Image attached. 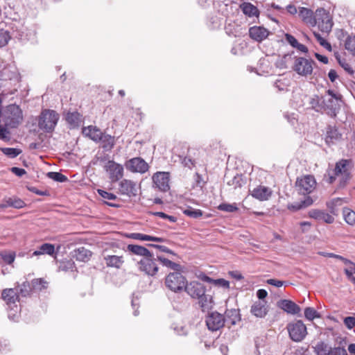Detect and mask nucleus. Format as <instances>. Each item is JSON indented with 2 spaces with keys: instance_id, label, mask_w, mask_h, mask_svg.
<instances>
[{
  "instance_id": "nucleus-1",
  "label": "nucleus",
  "mask_w": 355,
  "mask_h": 355,
  "mask_svg": "<svg viewBox=\"0 0 355 355\" xmlns=\"http://www.w3.org/2000/svg\"><path fill=\"white\" fill-rule=\"evenodd\" d=\"M352 163L349 159H340L337 162L334 169H329L324 178L329 184H333L337 177H340L339 187H344L351 179Z\"/></svg>"
},
{
  "instance_id": "nucleus-2",
  "label": "nucleus",
  "mask_w": 355,
  "mask_h": 355,
  "mask_svg": "<svg viewBox=\"0 0 355 355\" xmlns=\"http://www.w3.org/2000/svg\"><path fill=\"white\" fill-rule=\"evenodd\" d=\"M326 92L328 96L322 97V112H325L330 117L335 118L340 108L339 102L341 101L342 96L336 94L332 89H328Z\"/></svg>"
},
{
  "instance_id": "nucleus-3",
  "label": "nucleus",
  "mask_w": 355,
  "mask_h": 355,
  "mask_svg": "<svg viewBox=\"0 0 355 355\" xmlns=\"http://www.w3.org/2000/svg\"><path fill=\"white\" fill-rule=\"evenodd\" d=\"M59 120V114L52 110H43L38 121L39 128L46 132H51Z\"/></svg>"
},
{
  "instance_id": "nucleus-4",
  "label": "nucleus",
  "mask_w": 355,
  "mask_h": 355,
  "mask_svg": "<svg viewBox=\"0 0 355 355\" xmlns=\"http://www.w3.org/2000/svg\"><path fill=\"white\" fill-rule=\"evenodd\" d=\"M23 119L22 111L19 105L10 104L5 110V125L11 128H17Z\"/></svg>"
},
{
  "instance_id": "nucleus-5",
  "label": "nucleus",
  "mask_w": 355,
  "mask_h": 355,
  "mask_svg": "<svg viewBox=\"0 0 355 355\" xmlns=\"http://www.w3.org/2000/svg\"><path fill=\"white\" fill-rule=\"evenodd\" d=\"M187 283L186 277L180 271L170 272L165 279L166 286L175 293L183 291Z\"/></svg>"
},
{
  "instance_id": "nucleus-6",
  "label": "nucleus",
  "mask_w": 355,
  "mask_h": 355,
  "mask_svg": "<svg viewBox=\"0 0 355 355\" xmlns=\"http://www.w3.org/2000/svg\"><path fill=\"white\" fill-rule=\"evenodd\" d=\"M108 156L101 157L100 162H105L103 168L108 173L109 178L112 182H117L123 175V167L122 165L115 162L114 160H107Z\"/></svg>"
},
{
  "instance_id": "nucleus-7",
  "label": "nucleus",
  "mask_w": 355,
  "mask_h": 355,
  "mask_svg": "<svg viewBox=\"0 0 355 355\" xmlns=\"http://www.w3.org/2000/svg\"><path fill=\"white\" fill-rule=\"evenodd\" d=\"M315 64V62L312 59L303 57H295L293 70L298 75L306 77L312 74Z\"/></svg>"
},
{
  "instance_id": "nucleus-8",
  "label": "nucleus",
  "mask_w": 355,
  "mask_h": 355,
  "mask_svg": "<svg viewBox=\"0 0 355 355\" xmlns=\"http://www.w3.org/2000/svg\"><path fill=\"white\" fill-rule=\"evenodd\" d=\"M290 338L294 342H301L307 335V329L302 320H296L287 325Z\"/></svg>"
},
{
  "instance_id": "nucleus-9",
  "label": "nucleus",
  "mask_w": 355,
  "mask_h": 355,
  "mask_svg": "<svg viewBox=\"0 0 355 355\" xmlns=\"http://www.w3.org/2000/svg\"><path fill=\"white\" fill-rule=\"evenodd\" d=\"M316 24L318 28L323 33H329L331 31L334 24L332 19L329 12L324 8L316 10L313 26Z\"/></svg>"
},
{
  "instance_id": "nucleus-10",
  "label": "nucleus",
  "mask_w": 355,
  "mask_h": 355,
  "mask_svg": "<svg viewBox=\"0 0 355 355\" xmlns=\"http://www.w3.org/2000/svg\"><path fill=\"white\" fill-rule=\"evenodd\" d=\"M157 261V258L155 259L153 254L151 253L150 257L141 258V260L137 262L139 269L146 275L153 277L157 275L159 270Z\"/></svg>"
},
{
  "instance_id": "nucleus-11",
  "label": "nucleus",
  "mask_w": 355,
  "mask_h": 355,
  "mask_svg": "<svg viewBox=\"0 0 355 355\" xmlns=\"http://www.w3.org/2000/svg\"><path fill=\"white\" fill-rule=\"evenodd\" d=\"M316 181L315 178L311 175H306L301 178H297L296 187L298 192L302 195H308L315 189Z\"/></svg>"
},
{
  "instance_id": "nucleus-12",
  "label": "nucleus",
  "mask_w": 355,
  "mask_h": 355,
  "mask_svg": "<svg viewBox=\"0 0 355 355\" xmlns=\"http://www.w3.org/2000/svg\"><path fill=\"white\" fill-rule=\"evenodd\" d=\"M184 291L193 299L200 298L207 291L204 284L197 281L187 283Z\"/></svg>"
},
{
  "instance_id": "nucleus-13",
  "label": "nucleus",
  "mask_w": 355,
  "mask_h": 355,
  "mask_svg": "<svg viewBox=\"0 0 355 355\" xmlns=\"http://www.w3.org/2000/svg\"><path fill=\"white\" fill-rule=\"evenodd\" d=\"M170 174L168 172H157L153 176L155 187L161 191L166 192L169 190Z\"/></svg>"
},
{
  "instance_id": "nucleus-14",
  "label": "nucleus",
  "mask_w": 355,
  "mask_h": 355,
  "mask_svg": "<svg viewBox=\"0 0 355 355\" xmlns=\"http://www.w3.org/2000/svg\"><path fill=\"white\" fill-rule=\"evenodd\" d=\"M206 324L209 330L217 331L225 324L224 316L216 311L212 312L206 318Z\"/></svg>"
},
{
  "instance_id": "nucleus-15",
  "label": "nucleus",
  "mask_w": 355,
  "mask_h": 355,
  "mask_svg": "<svg viewBox=\"0 0 355 355\" xmlns=\"http://www.w3.org/2000/svg\"><path fill=\"white\" fill-rule=\"evenodd\" d=\"M126 168L134 173H144L148 170V165L141 157H134L127 162Z\"/></svg>"
},
{
  "instance_id": "nucleus-16",
  "label": "nucleus",
  "mask_w": 355,
  "mask_h": 355,
  "mask_svg": "<svg viewBox=\"0 0 355 355\" xmlns=\"http://www.w3.org/2000/svg\"><path fill=\"white\" fill-rule=\"evenodd\" d=\"M1 297L10 309L16 308L17 309V302L19 301L17 291L14 288H6L3 290Z\"/></svg>"
},
{
  "instance_id": "nucleus-17",
  "label": "nucleus",
  "mask_w": 355,
  "mask_h": 355,
  "mask_svg": "<svg viewBox=\"0 0 355 355\" xmlns=\"http://www.w3.org/2000/svg\"><path fill=\"white\" fill-rule=\"evenodd\" d=\"M119 192L122 195L135 197L137 195L136 184L130 180L124 179L119 183Z\"/></svg>"
},
{
  "instance_id": "nucleus-18",
  "label": "nucleus",
  "mask_w": 355,
  "mask_h": 355,
  "mask_svg": "<svg viewBox=\"0 0 355 355\" xmlns=\"http://www.w3.org/2000/svg\"><path fill=\"white\" fill-rule=\"evenodd\" d=\"M269 33V31L263 26H254L249 28L250 37L257 42L264 40L268 36Z\"/></svg>"
},
{
  "instance_id": "nucleus-19",
  "label": "nucleus",
  "mask_w": 355,
  "mask_h": 355,
  "mask_svg": "<svg viewBox=\"0 0 355 355\" xmlns=\"http://www.w3.org/2000/svg\"><path fill=\"white\" fill-rule=\"evenodd\" d=\"M309 216L318 220H322L328 224L334 222V218L331 215L320 209H311L309 211Z\"/></svg>"
},
{
  "instance_id": "nucleus-20",
  "label": "nucleus",
  "mask_w": 355,
  "mask_h": 355,
  "mask_svg": "<svg viewBox=\"0 0 355 355\" xmlns=\"http://www.w3.org/2000/svg\"><path fill=\"white\" fill-rule=\"evenodd\" d=\"M278 306L288 313L293 315L297 314L300 311V307L289 300H281L278 302Z\"/></svg>"
},
{
  "instance_id": "nucleus-21",
  "label": "nucleus",
  "mask_w": 355,
  "mask_h": 355,
  "mask_svg": "<svg viewBox=\"0 0 355 355\" xmlns=\"http://www.w3.org/2000/svg\"><path fill=\"white\" fill-rule=\"evenodd\" d=\"M239 8L243 13L249 18L254 17L258 18L259 16L260 12L258 8L250 2H243L240 4Z\"/></svg>"
},
{
  "instance_id": "nucleus-22",
  "label": "nucleus",
  "mask_w": 355,
  "mask_h": 355,
  "mask_svg": "<svg viewBox=\"0 0 355 355\" xmlns=\"http://www.w3.org/2000/svg\"><path fill=\"white\" fill-rule=\"evenodd\" d=\"M271 195L272 191L269 188L263 186L254 188L252 191V197L261 201L268 200Z\"/></svg>"
},
{
  "instance_id": "nucleus-23",
  "label": "nucleus",
  "mask_w": 355,
  "mask_h": 355,
  "mask_svg": "<svg viewBox=\"0 0 355 355\" xmlns=\"http://www.w3.org/2000/svg\"><path fill=\"white\" fill-rule=\"evenodd\" d=\"M266 301H257L251 306L250 312L257 318H263L267 314Z\"/></svg>"
},
{
  "instance_id": "nucleus-24",
  "label": "nucleus",
  "mask_w": 355,
  "mask_h": 355,
  "mask_svg": "<svg viewBox=\"0 0 355 355\" xmlns=\"http://www.w3.org/2000/svg\"><path fill=\"white\" fill-rule=\"evenodd\" d=\"M83 134L95 142H98L102 139L103 133L96 127L89 125L83 129Z\"/></svg>"
},
{
  "instance_id": "nucleus-25",
  "label": "nucleus",
  "mask_w": 355,
  "mask_h": 355,
  "mask_svg": "<svg viewBox=\"0 0 355 355\" xmlns=\"http://www.w3.org/2000/svg\"><path fill=\"white\" fill-rule=\"evenodd\" d=\"M224 322L230 325H234L240 321L239 310L237 309H227L225 312Z\"/></svg>"
},
{
  "instance_id": "nucleus-26",
  "label": "nucleus",
  "mask_w": 355,
  "mask_h": 355,
  "mask_svg": "<svg viewBox=\"0 0 355 355\" xmlns=\"http://www.w3.org/2000/svg\"><path fill=\"white\" fill-rule=\"evenodd\" d=\"M197 300H198V304L203 312H208L214 305L213 296L209 294H206V293Z\"/></svg>"
},
{
  "instance_id": "nucleus-27",
  "label": "nucleus",
  "mask_w": 355,
  "mask_h": 355,
  "mask_svg": "<svg viewBox=\"0 0 355 355\" xmlns=\"http://www.w3.org/2000/svg\"><path fill=\"white\" fill-rule=\"evenodd\" d=\"M127 250L131 254L142 257V258L150 257L152 253L146 248L134 244L128 245Z\"/></svg>"
},
{
  "instance_id": "nucleus-28",
  "label": "nucleus",
  "mask_w": 355,
  "mask_h": 355,
  "mask_svg": "<svg viewBox=\"0 0 355 355\" xmlns=\"http://www.w3.org/2000/svg\"><path fill=\"white\" fill-rule=\"evenodd\" d=\"M341 137V134L338 132L336 126L328 125L327 128L325 141L327 144L335 143Z\"/></svg>"
},
{
  "instance_id": "nucleus-29",
  "label": "nucleus",
  "mask_w": 355,
  "mask_h": 355,
  "mask_svg": "<svg viewBox=\"0 0 355 355\" xmlns=\"http://www.w3.org/2000/svg\"><path fill=\"white\" fill-rule=\"evenodd\" d=\"M105 263L107 267L120 268L124 263L123 256L107 255L104 257Z\"/></svg>"
},
{
  "instance_id": "nucleus-30",
  "label": "nucleus",
  "mask_w": 355,
  "mask_h": 355,
  "mask_svg": "<svg viewBox=\"0 0 355 355\" xmlns=\"http://www.w3.org/2000/svg\"><path fill=\"white\" fill-rule=\"evenodd\" d=\"M92 256V252L90 250L86 249L84 247H80L77 248L73 251V257L77 260L80 261H87L90 257Z\"/></svg>"
},
{
  "instance_id": "nucleus-31",
  "label": "nucleus",
  "mask_w": 355,
  "mask_h": 355,
  "mask_svg": "<svg viewBox=\"0 0 355 355\" xmlns=\"http://www.w3.org/2000/svg\"><path fill=\"white\" fill-rule=\"evenodd\" d=\"M66 121L71 128H78L81 123L80 115L77 112H68L66 115Z\"/></svg>"
},
{
  "instance_id": "nucleus-32",
  "label": "nucleus",
  "mask_w": 355,
  "mask_h": 355,
  "mask_svg": "<svg viewBox=\"0 0 355 355\" xmlns=\"http://www.w3.org/2000/svg\"><path fill=\"white\" fill-rule=\"evenodd\" d=\"M55 252V247L53 244L51 243H44L41 245L38 250L34 251L33 252L32 256H38L41 254H49L52 255Z\"/></svg>"
},
{
  "instance_id": "nucleus-33",
  "label": "nucleus",
  "mask_w": 355,
  "mask_h": 355,
  "mask_svg": "<svg viewBox=\"0 0 355 355\" xmlns=\"http://www.w3.org/2000/svg\"><path fill=\"white\" fill-rule=\"evenodd\" d=\"M299 16L306 24H310L313 26L315 17L311 10L306 8H300L299 10Z\"/></svg>"
},
{
  "instance_id": "nucleus-34",
  "label": "nucleus",
  "mask_w": 355,
  "mask_h": 355,
  "mask_svg": "<svg viewBox=\"0 0 355 355\" xmlns=\"http://www.w3.org/2000/svg\"><path fill=\"white\" fill-rule=\"evenodd\" d=\"M157 261L160 262V263L171 270L174 271H181L182 266L177 263H175L164 257L157 256Z\"/></svg>"
},
{
  "instance_id": "nucleus-35",
  "label": "nucleus",
  "mask_w": 355,
  "mask_h": 355,
  "mask_svg": "<svg viewBox=\"0 0 355 355\" xmlns=\"http://www.w3.org/2000/svg\"><path fill=\"white\" fill-rule=\"evenodd\" d=\"M100 141L102 142V148L105 151L111 150L115 145L114 137L110 135L103 134Z\"/></svg>"
},
{
  "instance_id": "nucleus-36",
  "label": "nucleus",
  "mask_w": 355,
  "mask_h": 355,
  "mask_svg": "<svg viewBox=\"0 0 355 355\" xmlns=\"http://www.w3.org/2000/svg\"><path fill=\"white\" fill-rule=\"evenodd\" d=\"M343 216L346 223L351 226L355 225V211L348 207H344Z\"/></svg>"
},
{
  "instance_id": "nucleus-37",
  "label": "nucleus",
  "mask_w": 355,
  "mask_h": 355,
  "mask_svg": "<svg viewBox=\"0 0 355 355\" xmlns=\"http://www.w3.org/2000/svg\"><path fill=\"white\" fill-rule=\"evenodd\" d=\"M311 109L314 110L317 112H322V101L319 96L313 95L309 98V102Z\"/></svg>"
},
{
  "instance_id": "nucleus-38",
  "label": "nucleus",
  "mask_w": 355,
  "mask_h": 355,
  "mask_svg": "<svg viewBox=\"0 0 355 355\" xmlns=\"http://www.w3.org/2000/svg\"><path fill=\"white\" fill-rule=\"evenodd\" d=\"M313 349L317 355H328L330 347L324 342L320 341L313 347Z\"/></svg>"
},
{
  "instance_id": "nucleus-39",
  "label": "nucleus",
  "mask_w": 355,
  "mask_h": 355,
  "mask_svg": "<svg viewBox=\"0 0 355 355\" xmlns=\"http://www.w3.org/2000/svg\"><path fill=\"white\" fill-rule=\"evenodd\" d=\"M32 289L33 287L31 286V284L26 281L19 286V290H17V293L19 295H20L22 297H27L30 295Z\"/></svg>"
},
{
  "instance_id": "nucleus-40",
  "label": "nucleus",
  "mask_w": 355,
  "mask_h": 355,
  "mask_svg": "<svg viewBox=\"0 0 355 355\" xmlns=\"http://www.w3.org/2000/svg\"><path fill=\"white\" fill-rule=\"evenodd\" d=\"M183 214L192 218H198L202 216V211L200 209H193L191 207H188L183 209Z\"/></svg>"
},
{
  "instance_id": "nucleus-41",
  "label": "nucleus",
  "mask_w": 355,
  "mask_h": 355,
  "mask_svg": "<svg viewBox=\"0 0 355 355\" xmlns=\"http://www.w3.org/2000/svg\"><path fill=\"white\" fill-rule=\"evenodd\" d=\"M335 57L340 67H342L345 71H346L348 73L351 75L354 73V71L351 65L347 62L345 59H342L338 53H335Z\"/></svg>"
},
{
  "instance_id": "nucleus-42",
  "label": "nucleus",
  "mask_w": 355,
  "mask_h": 355,
  "mask_svg": "<svg viewBox=\"0 0 355 355\" xmlns=\"http://www.w3.org/2000/svg\"><path fill=\"white\" fill-rule=\"evenodd\" d=\"M304 317L309 321H312L315 318H320V314L312 307H306L304 309Z\"/></svg>"
},
{
  "instance_id": "nucleus-43",
  "label": "nucleus",
  "mask_w": 355,
  "mask_h": 355,
  "mask_svg": "<svg viewBox=\"0 0 355 355\" xmlns=\"http://www.w3.org/2000/svg\"><path fill=\"white\" fill-rule=\"evenodd\" d=\"M291 58V55L285 54L284 56L279 58L276 60L275 65L276 66L277 68H279L280 69H287V62Z\"/></svg>"
},
{
  "instance_id": "nucleus-44",
  "label": "nucleus",
  "mask_w": 355,
  "mask_h": 355,
  "mask_svg": "<svg viewBox=\"0 0 355 355\" xmlns=\"http://www.w3.org/2000/svg\"><path fill=\"white\" fill-rule=\"evenodd\" d=\"M1 151L10 158H15L21 153L20 149L15 148H1Z\"/></svg>"
},
{
  "instance_id": "nucleus-45",
  "label": "nucleus",
  "mask_w": 355,
  "mask_h": 355,
  "mask_svg": "<svg viewBox=\"0 0 355 355\" xmlns=\"http://www.w3.org/2000/svg\"><path fill=\"white\" fill-rule=\"evenodd\" d=\"M345 49L355 55V35H348L345 42Z\"/></svg>"
},
{
  "instance_id": "nucleus-46",
  "label": "nucleus",
  "mask_w": 355,
  "mask_h": 355,
  "mask_svg": "<svg viewBox=\"0 0 355 355\" xmlns=\"http://www.w3.org/2000/svg\"><path fill=\"white\" fill-rule=\"evenodd\" d=\"M47 176L58 182H65L68 180V178L64 175L59 173V172H49L47 173Z\"/></svg>"
},
{
  "instance_id": "nucleus-47",
  "label": "nucleus",
  "mask_w": 355,
  "mask_h": 355,
  "mask_svg": "<svg viewBox=\"0 0 355 355\" xmlns=\"http://www.w3.org/2000/svg\"><path fill=\"white\" fill-rule=\"evenodd\" d=\"M8 207H12L16 209H20L25 206V202L20 198H8L6 200Z\"/></svg>"
},
{
  "instance_id": "nucleus-48",
  "label": "nucleus",
  "mask_w": 355,
  "mask_h": 355,
  "mask_svg": "<svg viewBox=\"0 0 355 355\" xmlns=\"http://www.w3.org/2000/svg\"><path fill=\"white\" fill-rule=\"evenodd\" d=\"M218 209L220 211L232 213L238 210V207L236 203L228 204V203H221L218 206Z\"/></svg>"
},
{
  "instance_id": "nucleus-49",
  "label": "nucleus",
  "mask_w": 355,
  "mask_h": 355,
  "mask_svg": "<svg viewBox=\"0 0 355 355\" xmlns=\"http://www.w3.org/2000/svg\"><path fill=\"white\" fill-rule=\"evenodd\" d=\"M46 285L47 282L42 278L34 279L31 282V286L34 290L42 291L46 288Z\"/></svg>"
},
{
  "instance_id": "nucleus-50",
  "label": "nucleus",
  "mask_w": 355,
  "mask_h": 355,
  "mask_svg": "<svg viewBox=\"0 0 355 355\" xmlns=\"http://www.w3.org/2000/svg\"><path fill=\"white\" fill-rule=\"evenodd\" d=\"M75 263L72 260H66L60 263L59 270L62 271H73Z\"/></svg>"
},
{
  "instance_id": "nucleus-51",
  "label": "nucleus",
  "mask_w": 355,
  "mask_h": 355,
  "mask_svg": "<svg viewBox=\"0 0 355 355\" xmlns=\"http://www.w3.org/2000/svg\"><path fill=\"white\" fill-rule=\"evenodd\" d=\"M313 35L316 38L317 41L320 43V44L326 49L328 51L331 52L332 51L331 45L329 42H328L324 37H322L320 33H313Z\"/></svg>"
},
{
  "instance_id": "nucleus-52",
  "label": "nucleus",
  "mask_w": 355,
  "mask_h": 355,
  "mask_svg": "<svg viewBox=\"0 0 355 355\" xmlns=\"http://www.w3.org/2000/svg\"><path fill=\"white\" fill-rule=\"evenodd\" d=\"M0 256L1 259L3 260L5 263L7 264H11L14 262L15 259V252H2L0 253Z\"/></svg>"
},
{
  "instance_id": "nucleus-53",
  "label": "nucleus",
  "mask_w": 355,
  "mask_h": 355,
  "mask_svg": "<svg viewBox=\"0 0 355 355\" xmlns=\"http://www.w3.org/2000/svg\"><path fill=\"white\" fill-rule=\"evenodd\" d=\"M10 39L9 32L3 29H0V46H6Z\"/></svg>"
},
{
  "instance_id": "nucleus-54",
  "label": "nucleus",
  "mask_w": 355,
  "mask_h": 355,
  "mask_svg": "<svg viewBox=\"0 0 355 355\" xmlns=\"http://www.w3.org/2000/svg\"><path fill=\"white\" fill-rule=\"evenodd\" d=\"M328 355H347V353L344 347H330Z\"/></svg>"
},
{
  "instance_id": "nucleus-55",
  "label": "nucleus",
  "mask_w": 355,
  "mask_h": 355,
  "mask_svg": "<svg viewBox=\"0 0 355 355\" xmlns=\"http://www.w3.org/2000/svg\"><path fill=\"white\" fill-rule=\"evenodd\" d=\"M212 284L225 289H228L230 288V282L227 280L222 278L214 279Z\"/></svg>"
},
{
  "instance_id": "nucleus-56",
  "label": "nucleus",
  "mask_w": 355,
  "mask_h": 355,
  "mask_svg": "<svg viewBox=\"0 0 355 355\" xmlns=\"http://www.w3.org/2000/svg\"><path fill=\"white\" fill-rule=\"evenodd\" d=\"M180 160L184 166L188 167L189 168H191L195 166V160L189 157L186 156L184 157H180Z\"/></svg>"
},
{
  "instance_id": "nucleus-57",
  "label": "nucleus",
  "mask_w": 355,
  "mask_h": 355,
  "mask_svg": "<svg viewBox=\"0 0 355 355\" xmlns=\"http://www.w3.org/2000/svg\"><path fill=\"white\" fill-rule=\"evenodd\" d=\"M98 193L104 199L113 200L116 198V196L114 193H109L102 189H98Z\"/></svg>"
},
{
  "instance_id": "nucleus-58",
  "label": "nucleus",
  "mask_w": 355,
  "mask_h": 355,
  "mask_svg": "<svg viewBox=\"0 0 355 355\" xmlns=\"http://www.w3.org/2000/svg\"><path fill=\"white\" fill-rule=\"evenodd\" d=\"M343 322L346 327L349 329L355 327V317L354 316L345 317Z\"/></svg>"
},
{
  "instance_id": "nucleus-59",
  "label": "nucleus",
  "mask_w": 355,
  "mask_h": 355,
  "mask_svg": "<svg viewBox=\"0 0 355 355\" xmlns=\"http://www.w3.org/2000/svg\"><path fill=\"white\" fill-rule=\"evenodd\" d=\"M242 178L241 176H235L230 182H228V184L234 186V188L236 189L237 187H241L242 186Z\"/></svg>"
},
{
  "instance_id": "nucleus-60",
  "label": "nucleus",
  "mask_w": 355,
  "mask_h": 355,
  "mask_svg": "<svg viewBox=\"0 0 355 355\" xmlns=\"http://www.w3.org/2000/svg\"><path fill=\"white\" fill-rule=\"evenodd\" d=\"M129 238L136 239V240H140V241H148V235L144 234L141 233H131L129 236Z\"/></svg>"
},
{
  "instance_id": "nucleus-61",
  "label": "nucleus",
  "mask_w": 355,
  "mask_h": 355,
  "mask_svg": "<svg viewBox=\"0 0 355 355\" xmlns=\"http://www.w3.org/2000/svg\"><path fill=\"white\" fill-rule=\"evenodd\" d=\"M285 39L286 41L293 48L297 44L298 42L296 38L289 33L285 34Z\"/></svg>"
},
{
  "instance_id": "nucleus-62",
  "label": "nucleus",
  "mask_w": 355,
  "mask_h": 355,
  "mask_svg": "<svg viewBox=\"0 0 355 355\" xmlns=\"http://www.w3.org/2000/svg\"><path fill=\"white\" fill-rule=\"evenodd\" d=\"M288 209L292 211H297L301 209H303L301 202H297L287 205Z\"/></svg>"
},
{
  "instance_id": "nucleus-63",
  "label": "nucleus",
  "mask_w": 355,
  "mask_h": 355,
  "mask_svg": "<svg viewBox=\"0 0 355 355\" xmlns=\"http://www.w3.org/2000/svg\"><path fill=\"white\" fill-rule=\"evenodd\" d=\"M10 171L18 177H21L26 173V171L24 168L15 166L12 167Z\"/></svg>"
},
{
  "instance_id": "nucleus-64",
  "label": "nucleus",
  "mask_w": 355,
  "mask_h": 355,
  "mask_svg": "<svg viewBox=\"0 0 355 355\" xmlns=\"http://www.w3.org/2000/svg\"><path fill=\"white\" fill-rule=\"evenodd\" d=\"M267 283L270 285L276 286V287H281L283 285L286 284L285 282L275 279H270L267 280Z\"/></svg>"
}]
</instances>
